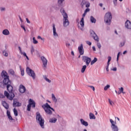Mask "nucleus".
Wrapping results in <instances>:
<instances>
[{"mask_svg":"<svg viewBox=\"0 0 131 131\" xmlns=\"http://www.w3.org/2000/svg\"><path fill=\"white\" fill-rule=\"evenodd\" d=\"M41 59L43 63V67L44 68V69H46L47 68V65H48V60L44 56H41Z\"/></svg>","mask_w":131,"mask_h":131,"instance_id":"nucleus-10","label":"nucleus"},{"mask_svg":"<svg viewBox=\"0 0 131 131\" xmlns=\"http://www.w3.org/2000/svg\"><path fill=\"white\" fill-rule=\"evenodd\" d=\"M52 100L53 101V102H54V103H57V98L54 94H52Z\"/></svg>","mask_w":131,"mask_h":131,"instance_id":"nucleus-26","label":"nucleus"},{"mask_svg":"<svg viewBox=\"0 0 131 131\" xmlns=\"http://www.w3.org/2000/svg\"><path fill=\"white\" fill-rule=\"evenodd\" d=\"M2 104L3 107H4L5 109H9V104H8V103L6 101H2Z\"/></svg>","mask_w":131,"mask_h":131,"instance_id":"nucleus-18","label":"nucleus"},{"mask_svg":"<svg viewBox=\"0 0 131 131\" xmlns=\"http://www.w3.org/2000/svg\"><path fill=\"white\" fill-rule=\"evenodd\" d=\"M80 122L81 124H82L83 125H84V126H88L89 125V123H88V122L84 121L82 119H80Z\"/></svg>","mask_w":131,"mask_h":131,"instance_id":"nucleus-15","label":"nucleus"},{"mask_svg":"<svg viewBox=\"0 0 131 131\" xmlns=\"http://www.w3.org/2000/svg\"><path fill=\"white\" fill-rule=\"evenodd\" d=\"M53 36H54V37H58V33H57V32H54L53 33Z\"/></svg>","mask_w":131,"mask_h":131,"instance_id":"nucleus-47","label":"nucleus"},{"mask_svg":"<svg viewBox=\"0 0 131 131\" xmlns=\"http://www.w3.org/2000/svg\"><path fill=\"white\" fill-rule=\"evenodd\" d=\"M97 46L98 48V49H101V48L102 47V45H101V43L100 42H97Z\"/></svg>","mask_w":131,"mask_h":131,"instance_id":"nucleus-45","label":"nucleus"},{"mask_svg":"<svg viewBox=\"0 0 131 131\" xmlns=\"http://www.w3.org/2000/svg\"><path fill=\"white\" fill-rule=\"evenodd\" d=\"M31 52L32 55V54H33V53H34V48H33V46H32L31 48Z\"/></svg>","mask_w":131,"mask_h":131,"instance_id":"nucleus-49","label":"nucleus"},{"mask_svg":"<svg viewBox=\"0 0 131 131\" xmlns=\"http://www.w3.org/2000/svg\"><path fill=\"white\" fill-rule=\"evenodd\" d=\"M60 13H61V15L63 16V27H67L68 26H69V24H70V22L69 21V20H68V15L66 13V12H65V10L64 9L61 8L60 9Z\"/></svg>","mask_w":131,"mask_h":131,"instance_id":"nucleus-2","label":"nucleus"},{"mask_svg":"<svg viewBox=\"0 0 131 131\" xmlns=\"http://www.w3.org/2000/svg\"><path fill=\"white\" fill-rule=\"evenodd\" d=\"M78 51L80 55H83L84 54V50H83V45L81 44L80 46L78 47Z\"/></svg>","mask_w":131,"mask_h":131,"instance_id":"nucleus-11","label":"nucleus"},{"mask_svg":"<svg viewBox=\"0 0 131 131\" xmlns=\"http://www.w3.org/2000/svg\"><path fill=\"white\" fill-rule=\"evenodd\" d=\"M4 97H5V96L3 94L0 93V98H3Z\"/></svg>","mask_w":131,"mask_h":131,"instance_id":"nucleus-59","label":"nucleus"},{"mask_svg":"<svg viewBox=\"0 0 131 131\" xmlns=\"http://www.w3.org/2000/svg\"><path fill=\"white\" fill-rule=\"evenodd\" d=\"M1 12H6V8L5 7H0Z\"/></svg>","mask_w":131,"mask_h":131,"instance_id":"nucleus-40","label":"nucleus"},{"mask_svg":"<svg viewBox=\"0 0 131 131\" xmlns=\"http://www.w3.org/2000/svg\"><path fill=\"white\" fill-rule=\"evenodd\" d=\"M31 108V105H30V103H29V104L27 106V110L28 111H30Z\"/></svg>","mask_w":131,"mask_h":131,"instance_id":"nucleus-41","label":"nucleus"},{"mask_svg":"<svg viewBox=\"0 0 131 131\" xmlns=\"http://www.w3.org/2000/svg\"><path fill=\"white\" fill-rule=\"evenodd\" d=\"M29 103L31 106H32L33 108L35 107V102H34V101H33V100L30 99L29 100Z\"/></svg>","mask_w":131,"mask_h":131,"instance_id":"nucleus-16","label":"nucleus"},{"mask_svg":"<svg viewBox=\"0 0 131 131\" xmlns=\"http://www.w3.org/2000/svg\"><path fill=\"white\" fill-rule=\"evenodd\" d=\"M107 58H108V61H107V64H108V65H110V61H111V56H108Z\"/></svg>","mask_w":131,"mask_h":131,"instance_id":"nucleus-42","label":"nucleus"},{"mask_svg":"<svg viewBox=\"0 0 131 131\" xmlns=\"http://www.w3.org/2000/svg\"><path fill=\"white\" fill-rule=\"evenodd\" d=\"M49 122L51 123H56L57 122V118H52L49 119Z\"/></svg>","mask_w":131,"mask_h":131,"instance_id":"nucleus-19","label":"nucleus"},{"mask_svg":"<svg viewBox=\"0 0 131 131\" xmlns=\"http://www.w3.org/2000/svg\"><path fill=\"white\" fill-rule=\"evenodd\" d=\"M111 128L113 131H118L119 130L118 126H117V125H115L114 126H111Z\"/></svg>","mask_w":131,"mask_h":131,"instance_id":"nucleus-22","label":"nucleus"},{"mask_svg":"<svg viewBox=\"0 0 131 131\" xmlns=\"http://www.w3.org/2000/svg\"><path fill=\"white\" fill-rule=\"evenodd\" d=\"M21 28H23L24 29L25 32H26V29H25V27H24V26L22 25V26H21Z\"/></svg>","mask_w":131,"mask_h":131,"instance_id":"nucleus-57","label":"nucleus"},{"mask_svg":"<svg viewBox=\"0 0 131 131\" xmlns=\"http://www.w3.org/2000/svg\"><path fill=\"white\" fill-rule=\"evenodd\" d=\"M112 20V14L110 12H107L104 15V22L106 23L107 25L111 24Z\"/></svg>","mask_w":131,"mask_h":131,"instance_id":"nucleus-5","label":"nucleus"},{"mask_svg":"<svg viewBox=\"0 0 131 131\" xmlns=\"http://www.w3.org/2000/svg\"><path fill=\"white\" fill-rule=\"evenodd\" d=\"M8 72L10 74H11L12 75H14V74H15V72L12 69L9 70Z\"/></svg>","mask_w":131,"mask_h":131,"instance_id":"nucleus-34","label":"nucleus"},{"mask_svg":"<svg viewBox=\"0 0 131 131\" xmlns=\"http://www.w3.org/2000/svg\"><path fill=\"white\" fill-rule=\"evenodd\" d=\"M66 47H67V48H69V47H70V43H69L68 42H66Z\"/></svg>","mask_w":131,"mask_h":131,"instance_id":"nucleus-53","label":"nucleus"},{"mask_svg":"<svg viewBox=\"0 0 131 131\" xmlns=\"http://www.w3.org/2000/svg\"><path fill=\"white\" fill-rule=\"evenodd\" d=\"M85 15H86V13L84 12V13L82 14V18H84L85 17Z\"/></svg>","mask_w":131,"mask_h":131,"instance_id":"nucleus-60","label":"nucleus"},{"mask_svg":"<svg viewBox=\"0 0 131 131\" xmlns=\"http://www.w3.org/2000/svg\"><path fill=\"white\" fill-rule=\"evenodd\" d=\"M90 20L92 23H95L96 21V18H95V17H94L93 16H91Z\"/></svg>","mask_w":131,"mask_h":131,"instance_id":"nucleus-29","label":"nucleus"},{"mask_svg":"<svg viewBox=\"0 0 131 131\" xmlns=\"http://www.w3.org/2000/svg\"><path fill=\"white\" fill-rule=\"evenodd\" d=\"M64 2H65V0H57V4L58 7H62Z\"/></svg>","mask_w":131,"mask_h":131,"instance_id":"nucleus-17","label":"nucleus"},{"mask_svg":"<svg viewBox=\"0 0 131 131\" xmlns=\"http://www.w3.org/2000/svg\"><path fill=\"white\" fill-rule=\"evenodd\" d=\"M113 71H117V68H114L112 69Z\"/></svg>","mask_w":131,"mask_h":131,"instance_id":"nucleus-61","label":"nucleus"},{"mask_svg":"<svg viewBox=\"0 0 131 131\" xmlns=\"http://www.w3.org/2000/svg\"><path fill=\"white\" fill-rule=\"evenodd\" d=\"M110 121L112 124L111 126H113L115 125V124H116V122H115L114 121H113V120H112L111 119L110 120Z\"/></svg>","mask_w":131,"mask_h":131,"instance_id":"nucleus-32","label":"nucleus"},{"mask_svg":"<svg viewBox=\"0 0 131 131\" xmlns=\"http://www.w3.org/2000/svg\"><path fill=\"white\" fill-rule=\"evenodd\" d=\"M7 115L10 120H14V119H13L12 116H11V113L9 111H7Z\"/></svg>","mask_w":131,"mask_h":131,"instance_id":"nucleus-20","label":"nucleus"},{"mask_svg":"<svg viewBox=\"0 0 131 131\" xmlns=\"http://www.w3.org/2000/svg\"><path fill=\"white\" fill-rule=\"evenodd\" d=\"M33 43H34V45H36V43H38V41L35 39V37H33Z\"/></svg>","mask_w":131,"mask_h":131,"instance_id":"nucleus-37","label":"nucleus"},{"mask_svg":"<svg viewBox=\"0 0 131 131\" xmlns=\"http://www.w3.org/2000/svg\"><path fill=\"white\" fill-rule=\"evenodd\" d=\"M36 120L37 123H39L41 128H45V119L42 118L39 112H37L36 113Z\"/></svg>","mask_w":131,"mask_h":131,"instance_id":"nucleus-4","label":"nucleus"},{"mask_svg":"<svg viewBox=\"0 0 131 131\" xmlns=\"http://www.w3.org/2000/svg\"><path fill=\"white\" fill-rule=\"evenodd\" d=\"M91 4L88 1H86L85 0H82L81 3V7L83 8L84 6H85L86 8H90Z\"/></svg>","mask_w":131,"mask_h":131,"instance_id":"nucleus-9","label":"nucleus"},{"mask_svg":"<svg viewBox=\"0 0 131 131\" xmlns=\"http://www.w3.org/2000/svg\"><path fill=\"white\" fill-rule=\"evenodd\" d=\"M43 77L44 79H45V80L46 81H47V82H49V83H51V80L49 79L48 78V77H47V76H46V75L45 76H43Z\"/></svg>","mask_w":131,"mask_h":131,"instance_id":"nucleus-30","label":"nucleus"},{"mask_svg":"<svg viewBox=\"0 0 131 131\" xmlns=\"http://www.w3.org/2000/svg\"><path fill=\"white\" fill-rule=\"evenodd\" d=\"M106 70L107 72L109 71V65L108 66V64H107Z\"/></svg>","mask_w":131,"mask_h":131,"instance_id":"nucleus-58","label":"nucleus"},{"mask_svg":"<svg viewBox=\"0 0 131 131\" xmlns=\"http://www.w3.org/2000/svg\"><path fill=\"white\" fill-rule=\"evenodd\" d=\"M119 55H120V52H119L117 57V62H118V60H119Z\"/></svg>","mask_w":131,"mask_h":131,"instance_id":"nucleus-50","label":"nucleus"},{"mask_svg":"<svg viewBox=\"0 0 131 131\" xmlns=\"http://www.w3.org/2000/svg\"><path fill=\"white\" fill-rule=\"evenodd\" d=\"M89 116L90 119H96V116H95V115L92 113L89 114Z\"/></svg>","mask_w":131,"mask_h":131,"instance_id":"nucleus-25","label":"nucleus"},{"mask_svg":"<svg viewBox=\"0 0 131 131\" xmlns=\"http://www.w3.org/2000/svg\"><path fill=\"white\" fill-rule=\"evenodd\" d=\"M92 49L94 52H96V47H95V46H93L92 47Z\"/></svg>","mask_w":131,"mask_h":131,"instance_id":"nucleus-62","label":"nucleus"},{"mask_svg":"<svg viewBox=\"0 0 131 131\" xmlns=\"http://www.w3.org/2000/svg\"><path fill=\"white\" fill-rule=\"evenodd\" d=\"M71 55H72V56H74V52L73 51H72L71 52Z\"/></svg>","mask_w":131,"mask_h":131,"instance_id":"nucleus-64","label":"nucleus"},{"mask_svg":"<svg viewBox=\"0 0 131 131\" xmlns=\"http://www.w3.org/2000/svg\"><path fill=\"white\" fill-rule=\"evenodd\" d=\"M82 60L85 63L86 66H89L90 63L92 61V58L85 56L82 57Z\"/></svg>","mask_w":131,"mask_h":131,"instance_id":"nucleus-8","label":"nucleus"},{"mask_svg":"<svg viewBox=\"0 0 131 131\" xmlns=\"http://www.w3.org/2000/svg\"><path fill=\"white\" fill-rule=\"evenodd\" d=\"M124 45H125V41L121 42L120 43L119 47L120 48H122V47H123L124 46Z\"/></svg>","mask_w":131,"mask_h":131,"instance_id":"nucleus-35","label":"nucleus"},{"mask_svg":"<svg viewBox=\"0 0 131 131\" xmlns=\"http://www.w3.org/2000/svg\"><path fill=\"white\" fill-rule=\"evenodd\" d=\"M3 54L4 56H5V57H8V53H7V52L6 51V50L3 51Z\"/></svg>","mask_w":131,"mask_h":131,"instance_id":"nucleus-39","label":"nucleus"},{"mask_svg":"<svg viewBox=\"0 0 131 131\" xmlns=\"http://www.w3.org/2000/svg\"><path fill=\"white\" fill-rule=\"evenodd\" d=\"M110 88V85H106L104 88V91H107V90H108V89H109Z\"/></svg>","mask_w":131,"mask_h":131,"instance_id":"nucleus-43","label":"nucleus"},{"mask_svg":"<svg viewBox=\"0 0 131 131\" xmlns=\"http://www.w3.org/2000/svg\"><path fill=\"white\" fill-rule=\"evenodd\" d=\"M93 38L96 41L99 42V41L100 40L99 37L97 35H95V36H93Z\"/></svg>","mask_w":131,"mask_h":131,"instance_id":"nucleus-27","label":"nucleus"},{"mask_svg":"<svg viewBox=\"0 0 131 131\" xmlns=\"http://www.w3.org/2000/svg\"><path fill=\"white\" fill-rule=\"evenodd\" d=\"M19 68H20V70L21 71V75H22V76H24V70L22 69V68H21V66H19Z\"/></svg>","mask_w":131,"mask_h":131,"instance_id":"nucleus-38","label":"nucleus"},{"mask_svg":"<svg viewBox=\"0 0 131 131\" xmlns=\"http://www.w3.org/2000/svg\"><path fill=\"white\" fill-rule=\"evenodd\" d=\"M114 4L115 6H116L117 5V0H114L113 1Z\"/></svg>","mask_w":131,"mask_h":131,"instance_id":"nucleus-54","label":"nucleus"},{"mask_svg":"<svg viewBox=\"0 0 131 131\" xmlns=\"http://www.w3.org/2000/svg\"><path fill=\"white\" fill-rule=\"evenodd\" d=\"M3 34L4 35H9L10 34V31L8 29H5L3 31Z\"/></svg>","mask_w":131,"mask_h":131,"instance_id":"nucleus-21","label":"nucleus"},{"mask_svg":"<svg viewBox=\"0 0 131 131\" xmlns=\"http://www.w3.org/2000/svg\"><path fill=\"white\" fill-rule=\"evenodd\" d=\"M42 107L44 109L46 114H48V115H52L53 114V112H55V110L51 107V105H49V103H46L45 104L42 105Z\"/></svg>","mask_w":131,"mask_h":131,"instance_id":"nucleus-3","label":"nucleus"},{"mask_svg":"<svg viewBox=\"0 0 131 131\" xmlns=\"http://www.w3.org/2000/svg\"><path fill=\"white\" fill-rule=\"evenodd\" d=\"M26 72L33 79L36 78V75L34 72V71L31 70L29 67H27L26 69Z\"/></svg>","mask_w":131,"mask_h":131,"instance_id":"nucleus-6","label":"nucleus"},{"mask_svg":"<svg viewBox=\"0 0 131 131\" xmlns=\"http://www.w3.org/2000/svg\"><path fill=\"white\" fill-rule=\"evenodd\" d=\"M18 49L19 50V53L21 54V55H23V56H24V57H26L27 56V55L26 54V53L22 52L21 47H18Z\"/></svg>","mask_w":131,"mask_h":131,"instance_id":"nucleus-24","label":"nucleus"},{"mask_svg":"<svg viewBox=\"0 0 131 131\" xmlns=\"http://www.w3.org/2000/svg\"><path fill=\"white\" fill-rule=\"evenodd\" d=\"M13 107H20V106H21V103H19L15 100H13Z\"/></svg>","mask_w":131,"mask_h":131,"instance_id":"nucleus-14","label":"nucleus"},{"mask_svg":"<svg viewBox=\"0 0 131 131\" xmlns=\"http://www.w3.org/2000/svg\"><path fill=\"white\" fill-rule=\"evenodd\" d=\"M97 61H98V59L97 58L95 57L94 58V59L90 62L91 65H94V64H95V63H96V62H97Z\"/></svg>","mask_w":131,"mask_h":131,"instance_id":"nucleus-28","label":"nucleus"},{"mask_svg":"<svg viewBox=\"0 0 131 131\" xmlns=\"http://www.w3.org/2000/svg\"><path fill=\"white\" fill-rule=\"evenodd\" d=\"M85 69H86V66H83L81 71L82 73H83L85 71Z\"/></svg>","mask_w":131,"mask_h":131,"instance_id":"nucleus-31","label":"nucleus"},{"mask_svg":"<svg viewBox=\"0 0 131 131\" xmlns=\"http://www.w3.org/2000/svg\"><path fill=\"white\" fill-rule=\"evenodd\" d=\"M19 91L20 93L24 94V93H25V91H26V88H25V86H24L23 85H20Z\"/></svg>","mask_w":131,"mask_h":131,"instance_id":"nucleus-13","label":"nucleus"},{"mask_svg":"<svg viewBox=\"0 0 131 131\" xmlns=\"http://www.w3.org/2000/svg\"><path fill=\"white\" fill-rule=\"evenodd\" d=\"M38 39H41V40H43V38H42L40 36H38L37 37Z\"/></svg>","mask_w":131,"mask_h":131,"instance_id":"nucleus-56","label":"nucleus"},{"mask_svg":"<svg viewBox=\"0 0 131 131\" xmlns=\"http://www.w3.org/2000/svg\"><path fill=\"white\" fill-rule=\"evenodd\" d=\"M108 102H109L110 105H111V106H113V105H114V102H113V101H111L110 100V99H108Z\"/></svg>","mask_w":131,"mask_h":131,"instance_id":"nucleus-44","label":"nucleus"},{"mask_svg":"<svg viewBox=\"0 0 131 131\" xmlns=\"http://www.w3.org/2000/svg\"><path fill=\"white\" fill-rule=\"evenodd\" d=\"M1 75L3 78H4V85H7V91H8L9 93H13V86H12V81H11V80H10L9 79L8 73L6 71H3L1 73Z\"/></svg>","mask_w":131,"mask_h":131,"instance_id":"nucleus-1","label":"nucleus"},{"mask_svg":"<svg viewBox=\"0 0 131 131\" xmlns=\"http://www.w3.org/2000/svg\"><path fill=\"white\" fill-rule=\"evenodd\" d=\"M86 43L89 46H92V42L90 41H86Z\"/></svg>","mask_w":131,"mask_h":131,"instance_id":"nucleus-51","label":"nucleus"},{"mask_svg":"<svg viewBox=\"0 0 131 131\" xmlns=\"http://www.w3.org/2000/svg\"><path fill=\"white\" fill-rule=\"evenodd\" d=\"M90 34H91V36H92V37H93L94 36H95V35H97V34H96V33H95V32H94V31H93V30H91V31H90Z\"/></svg>","mask_w":131,"mask_h":131,"instance_id":"nucleus-33","label":"nucleus"},{"mask_svg":"<svg viewBox=\"0 0 131 131\" xmlns=\"http://www.w3.org/2000/svg\"><path fill=\"white\" fill-rule=\"evenodd\" d=\"M90 11H91V10L90 9V8H86L85 10V11H84V12H85V13H88V12H90Z\"/></svg>","mask_w":131,"mask_h":131,"instance_id":"nucleus-52","label":"nucleus"},{"mask_svg":"<svg viewBox=\"0 0 131 131\" xmlns=\"http://www.w3.org/2000/svg\"><path fill=\"white\" fill-rule=\"evenodd\" d=\"M53 32H56V27L55 26V24L53 25Z\"/></svg>","mask_w":131,"mask_h":131,"instance_id":"nucleus-46","label":"nucleus"},{"mask_svg":"<svg viewBox=\"0 0 131 131\" xmlns=\"http://www.w3.org/2000/svg\"><path fill=\"white\" fill-rule=\"evenodd\" d=\"M119 91L122 94H125V93L123 92V88L121 87L120 89H119Z\"/></svg>","mask_w":131,"mask_h":131,"instance_id":"nucleus-48","label":"nucleus"},{"mask_svg":"<svg viewBox=\"0 0 131 131\" xmlns=\"http://www.w3.org/2000/svg\"><path fill=\"white\" fill-rule=\"evenodd\" d=\"M26 20L27 23H29V24L30 23V21H29V19H28V18H26Z\"/></svg>","mask_w":131,"mask_h":131,"instance_id":"nucleus-63","label":"nucleus"},{"mask_svg":"<svg viewBox=\"0 0 131 131\" xmlns=\"http://www.w3.org/2000/svg\"><path fill=\"white\" fill-rule=\"evenodd\" d=\"M89 88H91L94 92H95V87L94 86H89Z\"/></svg>","mask_w":131,"mask_h":131,"instance_id":"nucleus-55","label":"nucleus"},{"mask_svg":"<svg viewBox=\"0 0 131 131\" xmlns=\"http://www.w3.org/2000/svg\"><path fill=\"white\" fill-rule=\"evenodd\" d=\"M4 95L5 97H6L7 99L10 100V101H12L15 97V94H14V93L13 92L10 93V94H9L8 92L5 91Z\"/></svg>","mask_w":131,"mask_h":131,"instance_id":"nucleus-7","label":"nucleus"},{"mask_svg":"<svg viewBox=\"0 0 131 131\" xmlns=\"http://www.w3.org/2000/svg\"><path fill=\"white\" fill-rule=\"evenodd\" d=\"M13 112L15 116H18V111H17L16 108L13 110Z\"/></svg>","mask_w":131,"mask_h":131,"instance_id":"nucleus-36","label":"nucleus"},{"mask_svg":"<svg viewBox=\"0 0 131 131\" xmlns=\"http://www.w3.org/2000/svg\"><path fill=\"white\" fill-rule=\"evenodd\" d=\"M125 27L127 29H131V23L129 20H127L125 23Z\"/></svg>","mask_w":131,"mask_h":131,"instance_id":"nucleus-12","label":"nucleus"},{"mask_svg":"<svg viewBox=\"0 0 131 131\" xmlns=\"http://www.w3.org/2000/svg\"><path fill=\"white\" fill-rule=\"evenodd\" d=\"M80 24L81 27L82 28L84 27V18H82L81 19V20L80 21Z\"/></svg>","mask_w":131,"mask_h":131,"instance_id":"nucleus-23","label":"nucleus"}]
</instances>
